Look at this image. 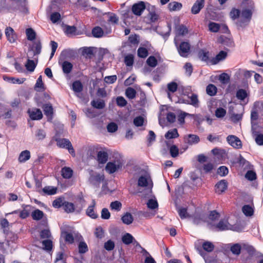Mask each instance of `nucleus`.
Returning a JSON list of instances; mask_svg holds the SVG:
<instances>
[{
    "mask_svg": "<svg viewBox=\"0 0 263 263\" xmlns=\"http://www.w3.org/2000/svg\"><path fill=\"white\" fill-rule=\"evenodd\" d=\"M194 115L190 114L184 111H181L177 116L178 122L180 124H182L184 122V118L186 117H193Z\"/></svg>",
    "mask_w": 263,
    "mask_h": 263,
    "instance_id": "30",
    "label": "nucleus"
},
{
    "mask_svg": "<svg viewBox=\"0 0 263 263\" xmlns=\"http://www.w3.org/2000/svg\"><path fill=\"white\" fill-rule=\"evenodd\" d=\"M259 112L253 108L252 109L251 114V119L252 124V132H260L262 128L260 125H258L257 120L258 117Z\"/></svg>",
    "mask_w": 263,
    "mask_h": 263,
    "instance_id": "5",
    "label": "nucleus"
},
{
    "mask_svg": "<svg viewBox=\"0 0 263 263\" xmlns=\"http://www.w3.org/2000/svg\"><path fill=\"white\" fill-rule=\"evenodd\" d=\"M226 115V110L223 108L219 107L215 111V116L217 118H222Z\"/></svg>",
    "mask_w": 263,
    "mask_h": 263,
    "instance_id": "64",
    "label": "nucleus"
},
{
    "mask_svg": "<svg viewBox=\"0 0 263 263\" xmlns=\"http://www.w3.org/2000/svg\"><path fill=\"white\" fill-rule=\"evenodd\" d=\"M5 34L8 41L11 43H14L17 39V35L14 30L10 27H7L5 29Z\"/></svg>",
    "mask_w": 263,
    "mask_h": 263,
    "instance_id": "13",
    "label": "nucleus"
},
{
    "mask_svg": "<svg viewBox=\"0 0 263 263\" xmlns=\"http://www.w3.org/2000/svg\"><path fill=\"white\" fill-rule=\"evenodd\" d=\"M216 228L217 231H226L232 229V226L231 225L227 219H223L219 221V222L216 226Z\"/></svg>",
    "mask_w": 263,
    "mask_h": 263,
    "instance_id": "11",
    "label": "nucleus"
},
{
    "mask_svg": "<svg viewBox=\"0 0 263 263\" xmlns=\"http://www.w3.org/2000/svg\"><path fill=\"white\" fill-rule=\"evenodd\" d=\"M40 237L42 239L50 238L51 237V233L49 229H44L40 232Z\"/></svg>",
    "mask_w": 263,
    "mask_h": 263,
    "instance_id": "61",
    "label": "nucleus"
},
{
    "mask_svg": "<svg viewBox=\"0 0 263 263\" xmlns=\"http://www.w3.org/2000/svg\"><path fill=\"white\" fill-rule=\"evenodd\" d=\"M36 66V63H35L33 60L28 59L25 66L26 69L32 72L34 70L35 67Z\"/></svg>",
    "mask_w": 263,
    "mask_h": 263,
    "instance_id": "45",
    "label": "nucleus"
},
{
    "mask_svg": "<svg viewBox=\"0 0 263 263\" xmlns=\"http://www.w3.org/2000/svg\"><path fill=\"white\" fill-rule=\"evenodd\" d=\"M206 91L210 96H213L215 95L217 92V88L214 85L211 84L207 86Z\"/></svg>",
    "mask_w": 263,
    "mask_h": 263,
    "instance_id": "39",
    "label": "nucleus"
},
{
    "mask_svg": "<svg viewBox=\"0 0 263 263\" xmlns=\"http://www.w3.org/2000/svg\"><path fill=\"white\" fill-rule=\"evenodd\" d=\"M110 208L112 210L119 211L122 208V203L119 201L111 202L110 204Z\"/></svg>",
    "mask_w": 263,
    "mask_h": 263,
    "instance_id": "49",
    "label": "nucleus"
},
{
    "mask_svg": "<svg viewBox=\"0 0 263 263\" xmlns=\"http://www.w3.org/2000/svg\"><path fill=\"white\" fill-rule=\"evenodd\" d=\"M83 86L80 81H76L73 82L72 89L75 92H81L83 90Z\"/></svg>",
    "mask_w": 263,
    "mask_h": 263,
    "instance_id": "29",
    "label": "nucleus"
},
{
    "mask_svg": "<svg viewBox=\"0 0 263 263\" xmlns=\"http://www.w3.org/2000/svg\"><path fill=\"white\" fill-rule=\"evenodd\" d=\"M44 250L50 251L52 249V241L50 239L44 240L42 241Z\"/></svg>",
    "mask_w": 263,
    "mask_h": 263,
    "instance_id": "41",
    "label": "nucleus"
},
{
    "mask_svg": "<svg viewBox=\"0 0 263 263\" xmlns=\"http://www.w3.org/2000/svg\"><path fill=\"white\" fill-rule=\"evenodd\" d=\"M182 7L181 3L177 2H173L168 4V8L171 11L180 10Z\"/></svg>",
    "mask_w": 263,
    "mask_h": 263,
    "instance_id": "24",
    "label": "nucleus"
},
{
    "mask_svg": "<svg viewBox=\"0 0 263 263\" xmlns=\"http://www.w3.org/2000/svg\"><path fill=\"white\" fill-rule=\"evenodd\" d=\"M188 32V29L184 25H181L176 28V33L178 35H184Z\"/></svg>",
    "mask_w": 263,
    "mask_h": 263,
    "instance_id": "42",
    "label": "nucleus"
},
{
    "mask_svg": "<svg viewBox=\"0 0 263 263\" xmlns=\"http://www.w3.org/2000/svg\"><path fill=\"white\" fill-rule=\"evenodd\" d=\"M242 5L244 9L240 15V20L237 22L240 27L246 25L251 18L254 3L252 0H243Z\"/></svg>",
    "mask_w": 263,
    "mask_h": 263,
    "instance_id": "1",
    "label": "nucleus"
},
{
    "mask_svg": "<svg viewBox=\"0 0 263 263\" xmlns=\"http://www.w3.org/2000/svg\"><path fill=\"white\" fill-rule=\"evenodd\" d=\"M202 248L204 251L211 252L214 249V245L210 241H205L202 244Z\"/></svg>",
    "mask_w": 263,
    "mask_h": 263,
    "instance_id": "44",
    "label": "nucleus"
},
{
    "mask_svg": "<svg viewBox=\"0 0 263 263\" xmlns=\"http://www.w3.org/2000/svg\"><path fill=\"white\" fill-rule=\"evenodd\" d=\"M125 95L129 99H133L136 97V91L132 87H128L125 90Z\"/></svg>",
    "mask_w": 263,
    "mask_h": 263,
    "instance_id": "40",
    "label": "nucleus"
},
{
    "mask_svg": "<svg viewBox=\"0 0 263 263\" xmlns=\"http://www.w3.org/2000/svg\"><path fill=\"white\" fill-rule=\"evenodd\" d=\"M65 241L68 243L72 244L74 242V236L71 233L65 232L62 233Z\"/></svg>",
    "mask_w": 263,
    "mask_h": 263,
    "instance_id": "33",
    "label": "nucleus"
},
{
    "mask_svg": "<svg viewBox=\"0 0 263 263\" xmlns=\"http://www.w3.org/2000/svg\"><path fill=\"white\" fill-rule=\"evenodd\" d=\"M205 2V0H196L191 8V13L193 14H198L204 7Z\"/></svg>",
    "mask_w": 263,
    "mask_h": 263,
    "instance_id": "8",
    "label": "nucleus"
},
{
    "mask_svg": "<svg viewBox=\"0 0 263 263\" xmlns=\"http://www.w3.org/2000/svg\"><path fill=\"white\" fill-rule=\"evenodd\" d=\"M227 55L226 52L221 51L215 58L211 60L212 64H216L219 61L224 60Z\"/></svg>",
    "mask_w": 263,
    "mask_h": 263,
    "instance_id": "20",
    "label": "nucleus"
},
{
    "mask_svg": "<svg viewBox=\"0 0 263 263\" xmlns=\"http://www.w3.org/2000/svg\"><path fill=\"white\" fill-rule=\"evenodd\" d=\"M245 177L250 181H253L256 178V174L252 171H248L245 175Z\"/></svg>",
    "mask_w": 263,
    "mask_h": 263,
    "instance_id": "59",
    "label": "nucleus"
},
{
    "mask_svg": "<svg viewBox=\"0 0 263 263\" xmlns=\"http://www.w3.org/2000/svg\"><path fill=\"white\" fill-rule=\"evenodd\" d=\"M61 175L62 176L64 179H70L72 177L73 171V170L69 167L65 166L63 167L61 170Z\"/></svg>",
    "mask_w": 263,
    "mask_h": 263,
    "instance_id": "19",
    "label": "nucleus"
},
{
    "mask_svg": "<svg viewBox=\"0 0 263 263\" xmlns=\"http://www.w3.org/2000/svg\"><path fill=\"white\" fill-rule=\"evenodd\" d=\"M228 187V182L226 180H221L215 185L216 193L220 194L224 192Z\"/></svg>",
    "mask_w": 263,
    "mask_h": 263,
    "instance_id": "14",
    "label": "nucleus"
},
{
    "mask_svg": "<svg viewBox=\"0 0 263 263\" xmlns=\"http://www.w3.org/2000/svg\"><path fill=\"white\" fill-rule=\"evenodd\" d=\"M134 57L132 54H129L124 58V63L127 66H132L134 64Z\"/></svg>",
    "mask_w": 263,
    "mask_h": 263,
    "instance_id": "48",
    "label": "nucleus"
},
{
    "mask_svg": "<svg viewBox=\"0 0 263 263\" xmlns=\"http://www.w3.org/2000/svg\"><path fill=\"white\" fill-rule=\"evenodd\" d=\"M29 118L32 120H40L43 118V114L40 109L37 108H29L27 110Z\"/></svg>",
    "mask_w": 263,
    "mask_h": 263,
    "instance_id": "7",
    "label": "nucleus"
},
{
    "mask_svg": "<svg viewBox=\"0 0 263 263\" xmlns=\"http://www.w3.org/2000/svg\"><path fill=\"white\" fill-rule=\"evenodd\" d=\"M212 154L219 159H224L227 156L226 151L222 148L216 147L212 150Z\"/></svg>",
    "mask_w": 263,
    "mask_h": 263,
    "instance_id": "16",
    "label": "nucleus"
},
{
    "mask_svg": "<svg viewBox=\"0 0 263 263\" xmlns=\"http://www.w3.org/2000/svg\"><path fill=\"white\" fill-rule=\"evenodd\" d=\"M228 168L225 166L219 167L217 170V173L221 176H224L228 174Z\"/></svg>",
    "mask_w": 263,
    "mask_h": 263,
    "instance_id": "62",
    "label": "nucleus"
},
{
    "mask_svg": "<svg viewBox=\"0 0 263 263\" xmlns=\"http://www.w3.org/2000/svg\"><path fill=\"white\" fill-rule=\"evenodd\" d=\"M247 97V93L245 90L240 89L237 91L236 97L238 99L243 100Z\"/></svg>",
    "mask_w": 263,
    "mask_h": 263,
    "instance_id": "55",
    "label": "nucleus"
},
{
    "mask_svg": "<svg viewBox=\"0 0 263 263\" xmlns=\"http://www.w3.org/2000/svg\"><path fill=\"white\" fill-rule=\"evenodd\" d=\"M243 214L247 216H251L253 214V209L252 207L249 205H245L242 208Z\"/></svg>",
    "mask_w": 263,
    "mask_h": 263,
    "instance_id": "38",
    "label": "nucleus"
},
{
    "mask_svg": "<svg viewBox=\"0 0 263 263\" xmlns=\"http://www.w3.org/2000/svg\"><path fill=\"white\" fill-rule=\"evenodd\" d=\"M121 220L124 224L129 225L131 224L133 220L134 217L132 215L128 212H126L122 217Z\"/></svg>",
    "mask_w": 263,
    "mask_h": 263,
    "instance_id": "22",
    "label": "nucleus"
},
{
    "mask_svg": "<svg viewBox=\"0 0 263 263\" xmlns=\"http://www.w3.org/2000/svg\"><path fill=\"white\" fill-rule=\"evenodd\" d=\"M178 212L179 215L181 219L186 218L189 216L186 208H181L178 210Z\"/></svg>",
    "mask_w": 263,
    "mask_h": 263,
    "instance_id": "60",
    "label": "nucleus"
},
{
    "mask_svg": "<svg viewBox=\"0 0 263 263\" xmlns=\"http://www.w3.org/2000/svg\"><path fill=\"white\" fill-rule=\"evenodd\" d=\"M43 108L44 114L46 116H51L52 115L53 109L51 104H46L44 105Z\"/></svg>",
    "mask_w": 263,
    "mask_h": 263,
    "instance_id": "36",
    "label": "nucleus"
},
{
    "mask_svg": "<svg viewBox=\"0 0 263 263\" xmlns=\"http://www.w3.org/2000/svg\"><path fill=\"white\" fill-rule=\"evenodd\" d=\"M228 143L236 148H240L241 147V142L237 137L231 135L227 137Z\"/></svg>",
    "mask_w": 263,
    "mask_h": 263,
    "instance_id": "12",
    "label": "nucleus"
},
{
    "mask_svg": "<svg viewBox=\"0 0 263 263\" xmlns=\"http://www.w3.org/2000/svg\"><path fill=\"white\" fill-rule=\"evenodd\" d=\"M34 88L39 91H42L45 90L41 76H40L37 79Z\"/></svg>",
    "mask_w": 263,
    "mask_h": 263,
    "instance_id": "34",
    "label": "nucleus"
},
{
    "mask_svg": "<svg viewBox=\"0 0 263 263\" xmlns=\"http://www.w3.org/2000/svg\"><path fill=\"white\" fill-rule=\"evenodd\" d=\"M104 179V176L103 174H99L97 172L91 171L89 181L93 185L99 184Z\"/></svg>",
    "mask_w": 263,
    "mask_h": 263,
    "instance_id": "6",
    "label": "nucleus"
},
{
    "mask_svg": "<svg viewBox=\"0 0 263 263\" xmlns=\"http://www.w3.org/2000/svg\"><path fill=\"white\" fill-rule=\"evenodd\" d=\"M91 105L97 109H103L105 106V102L103 100L100 99L93 100L91 102Z\"/></svg>",
    "mask_w": 263,
    "mask_h": 263,
    "instance_id": "23",
    "label": "nucleus"
},
{
    "mask_svg": "<svg viewBox=\"0 0 263 263\" xmlns=\"http://www.w3.org/2000/svg\"><path fill=\"white\" fill-rule=\"evenodd\" d=\"M253 108L259 113L263 112V102H255Z\"/></svg>",
    "mask_w": 263,
    "mask_h": 263,
    "instance_id": "58",
    "label": "nucleus"
},
{
    "mask_svg": "<svg viewBox=\"0 0 263 263\" xmlns=\"http://www.w3.org/2000/svg\"><path fill=\"white\" fill-rule=\"evenodd\" d=\"M57 189L52 186H45L43 189V191L46 194L48 195H54L57 193Z\"/></svg>",
    "mask_w": 263,
    "mask_h": 263,
    "instance_id": "52",
    "label": "nucleus"
},
{
    "mask_svg": "<svg viewBox=\"0 0 263 263\" xmlns=\"http://www.w3.org/2000/svg\"><path fill=\"white\" fill-rule=\"evenodd\" d=\"M186 141L189 144H192L197 143L199 141V138L197 135L190 134L188 135Z\"/></svg>",
    "mask_w": 263,
    "mask_h": 263,
    "instance_id": "47",
    "label": "nucleus"
},
{
    "mask_svg": "<svg viewBox=\"0 0 263 263\" xmlns=\"http://www.w3.org/2000/svg\"><path fill=\"white\" fill-rule=\"evenodd\" d=\"M230 76L226 73H222L219 76V80L220 82L224 84H227L230 82Z\"/></svg>",
    "mask_w": 263,
    "mask_h": 263,
    "instance_id": "53",
    "label": "nucleus"
},
{
    "mask_svg": "<svg viewBox=\"0 0 263 263\" xmlns=\"http://www.w3.org/2000/svg\"><path fill=\"white\" fill-rule=\"evenodd\" d=\"M61 65L63 72L65 74H68L71 73L72 68L73 65L70 62L65 61L61 63L59 62Z\"/></svg>",
    "mask_w": 263,
    "mask_h": 263,
    "instance_id": "15",
    "label": "nucleus"
},
{
    "mask_svg": "<svg viewBox=\"0 0 263 263\" xmlns=\"http://www.w3.org/2000/svg\"><path fill=\"white\" fill-rule=\"evenodd\" d=\"M26 33L27 39L29 41H33L35 39L36 33L32 28H28L26 30Z\"/></svg>",
    "mask_w": 263,
    "mask_h": 263,
    "instance_id": "46",
    "label": "nucleus"
},
{
    "mask_svg": "<svg viewBox=\"0 0 263 263\" xmlns=\"http://www.w3.org/2000/svg\"><path fill=\"white\" fill-rule=\"evenodd\" d=\"M115 159L108 162L105 170L109 174H112L121 169L123 164V160L121 156L117 153L114 155Z\"/></svg>",
    "mask_w": 263,
    "mask_h": 263,
    "instance_id": "2",
    "label": "nucleus"
},
{
    "mask_svg": "<svg viewBox=\"0 0 263 263\" xmlns=\"http://www.w3.org/2000/svg\"><path fill=\"white\" fill-rule=\"evenodd\" d=\"M63 208L67 213H72L74 211V204L69 202L65 201L63 203Z\"/></svg>",
    "mask_w": 263,
    "mask_h": 263,
    "instance_id": "35",
    "label": "nucleus"
},
{
    "mask_svg": "<svg viewBox=\"0 0 263 263\" xmlns=\"http://www.w3.org/2000/svg\"><path fill=\"white\" fill-rule=\"evenodd\" d=\"M238 163L244 168H249L250 164L249 161L246 160L241 155H240L238 158Z\"/></svg>",
    "mask_w": 263,
    "mask_h": 263,
    "instance_id": "37",
    "label": "nucleus"
},
{
    "mask_svg": "<svg viewBox=\"0 0 263 263\" xmlns=\"http://www.w3.org/2000/svg\"><path fill=\"white\" fill-rule=\"evenodd\" d=\"M198 57L202 61L208 62L209 61V52L201 50L198 53Z\"/></svg>",
    "mask_w": 263,
    "mask_h": 263,
    "instance_id": "50",
    "label": "nucleus"
},
{
    "mask_svg": "<svg viewBox=\"0 0 263 263\" xmlns=\"http://www.w3.org/2000/svg\"><path fill=\"white\" fill-rule=\"evenodd\" d=\"M208 139L212 143L216 144L219 142H221L222 138L220 136L216 135L215 134H210L208 137Z\"/></svg>",
    "mask_w": 263,
    "mask_h": 263,
    "instance_id": "32",
    "label": "nucleus"
},
{
    "mask_svg": "<svg viewBox=\"0 0 263 263\" xmlns=\"http://www.w3.org/2000/svg\"><path fill=\"white\" fill-rule=\"evenodd\" d=\"M78 248L80 254H84L88 250L87 244L84 241H81L79 243Z\"/></svg>",
    "mask_w": 263,
    "mask_h": 263,
    "instance_id": "54",
    "label": "nucleus"
},
{
    "mask_svg": "<svg viewBox=\"0 0 263 263\" xmlns=\"http://www.w3.org/2000/svg\"><path fill=\"white\" fill-rule=\"evenodd\" d=\"M135 239L133 236L129 233H126L122 237V241L125 245H128L132 243Z\"/></svg>",
    "mask_w": 263,
    "mask_h": 263,
    "instance_id": "26",
    "label": "nucleus"
},
{
    "mask_svg": "<svg viewBox=\"0 0 263 263\" xmlns=\"http://www.w3.org/2000/svg\"><path fill=\"white\" fill-rule=\"evenodd\" d=\"M241 247L239 243H235L231 246L230 250L233 254L235 255H239L241 252Z\"/></svg>",
    "mask_w": 263,
    "mask_h": 263,
    "instance_id": "31",
    "label": "nucleus"
},
{
    "mask_svg": "<svg viewBox=\"0 0 263 263\" xmlns=\"http://www.w3.org/2000/svg\"><path fill=\"white\" fill-rule=\"evenodd\" d=\"M30 158V152L28 150H25L21 153L18 157V160L20 162H25Z\"/></svg>",
    "mask_w": 263,
    "mask_h": 263,
    "instance_id": "25",
    "label": "nucleus"
},
{
    "mask_svg": "<svg viewBox=\"0 0 263 263\" xmlns=\"http://www.w3.org/2000/svg\"><path fill=\"white\" fill-rule=\"evenodd\" d=\"M147 65L151 67H155L158 64L157 60L154 56H150L146 60Z\"/></svg>",
    "mask_w": 263,
    "mask_h": 263,
    "instance_id": "51",
    "label": "nucleus"
},
{
    "mask_svg": "<svg viewBox=\"0 0 263 263\" xmlns=\"http://www.w3.org/2000/svg\"><path fill=\"white\" fill-rule=\"evenodd\" d=\"M138 185L140 187H146L152 186V182L150 177L148 175L140 176L138 180Z\"/></svg>",
    "mask_w": 263,
    "mask_h": 263,
    "instance_id": "10",
    "label": "nucleus"
},
{
    "mask_svg": "<svg viewBox=\"0 0 263 263\" xmlns=\"http://www.w3.org/2000/svg\"><path fill=\"white\" fill-rule=\"evenodd\" d=\"M95 205L96 202L95 200H92L91 204L86 210L87 215L92 219H96L98 217V214L94 211Z\"/></svg>",
    "mask_w": 263,
    "mask_h": 263,
    "instance_id": "18",
    "label": "nucleus"
},
{
    "mask_svg": "<svg viewBox=\"0 0 263 263\" xmlns=\"http://www.w3.org/2000/svg\"><path fill=\"white\" fill-rule=\"evenodd\" d=\"M209 28L211 32H217L219 30L220 26L217 23L211 22L209 24Z\"/></svg>",
    "mask_w": 263,
    "mask_h": 263,
    "instance_id": "56",
    "label": "nucleus"
},
{
    "mask_svg": "<svg viewBox=\"0 0 263 263\" xmlns=\"http://www.w3.org/2000/svg\"><path fill=\"white\" fill-rule=\"evenodd\" d=\"M108 153L104 151H99L97 153V161L100 164L105 163L108 160Z\"/></svg>",
    "mask_w": 263,
    "mask_h": 263,
    "instance_id": "17",
    "label": "nucleus"
},
{
    "mask_svg": "<svg viewBox=\"0 0 263 263\" xmlns=\"http://www.w3.org/2000/svg\"><path fill=\"white\" fill-rule=\"evenodd\" d=\"M116 102L117 105L120 107H124L126 106L127 103L126 100L121 96L118 97L116 98Z\"/></svg>",
    "mask_w": 263,
    "mask_h": 263,
    "instance_id": "63",
    "label": "nucleus"
},
{
    "mask_svg": "<svg viewBox=\"0 0 263 263\" xmlns=\"http://www.w3.org/2000/svg\"><path fill=\"white\" fill-rule=\"evenodd\" d=\"M145 3L143 2H140L135 4L132 7V12L136 15L140 16L145 9Z\"/></svg>",
    "mask_w": 263,
    "mask_h": 263,
    "instance_id": "9",
    "label": "nucleus"
},
{
    "mask_svg": "<svg viewBox=\"0 0 263 263\" xmlns=\"http://www.w3.org/2000/svg\"><path fill=\"white\" fill-rule=\"evenodd\" d=\"M188 98L190 101H188L187 103L192 105L195 107H198L199 106V101L198 98V95L195 93H192L191 96H189Z\"/></svg>",
    "mask_w": 263,
    "mask_h": 263,
    "instance_id": "21",
    "label": "nucleus"
},
{
    "mask_svg": "<svg viewBox=\"0 0 263 263\" xmlns=\"http://www.w3.org/2000/svg\"><path fill=\"white\" fill-rule=\"evenodd\" d=\"M44 213L39 209L35 210L31 213L32 219L35 220H39L41 219L44 217Z\"/></svg>",
    "mask_w": 263,
    "mask_h": 263,
    "instance_id": "28",
    "label": "nucleus"
},
{
    "mask_svg": "<svg viewBox=\"0 0 263 263\" xmlns=\"http://www.w3.org/2000/svg\"><path fill=\"white\" fill-rule=\"evenodd\" d=\"M174 43L179 55L182 57H187L190 52L191 45L190 43L187 42H182L178 46L177 36L174 39Z\"/></svg>",
    "mask_w": 263,
    "mask_h": 263,
    "instance_id": "4",
    "label": "nucleus"
},
{
    "mask_svg": "<svg viewBox=\"0 0 263 263\" xmlns=\"http://www.w3.org/2000/svg\"><path fill=\"white\" fill-rule=\"evenodd\" d=\"M92 34L95 37L100 38L103 36L104 31L101 27H95L92 30Z\"/></svg>",
    "mask_w": 263,
    "mask_h": 263,
    "instance_id": "27",
    "label": "nucleus"
},
{
    "mask_svg": "<svg viewBox=\"0 0 263 263\" xmlns=\"http://www.w3.org/2000/svg\"><path fill=\"white\" fill-rule=\"evenodd\" d=\"M55 141L57 142L58 147L67 149L72 157H74L76 156L74 149L71 143L68 139L55 137Z\"/></svg>",
    "mask_w": 263,
    "mask_h": 263,
    "instance_id": "3",
    "label": "nucleus"
},
{
    "mask_svg": "<svg viewBox=\"0 0 263 263\" xmlns=\"http://www.w3.org/2000/svg\"><path fill=\"white\" fill-rule=\"evenodd\" d=\"M147 205L149 209L154 210L158 208V204L155 199H151L148 200Z\"/></svg>",
    "mask_w": 263,
    "mask_h": 263,
    "instance_id": "57",
    "label": "nucleus"
},
{
    "mask_svg": "<svg viewBox=\"0 0 263 263\" xmlns=\"http://www.w3.org/2000/svg\"><path fill=\"white\" fill-rule=\"evenodd\" d=\"M137 54L141 58H145L148 54V50L146 48L139 47L137 50Z\"/></svg>",
    "mask_w": 263,
    "mask_h": 263,
    "instance_id": "43",
    "label": "nucleus"
}]
</instances>
